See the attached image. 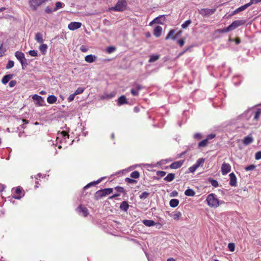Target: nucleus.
Instances as JSON below:
<instances>
[{"mask_svg":"<svg viewBox=\"0 0 261 261\" xmlns=\"http://www.w3.org/2000/svg\"><path fill=\"white\" fill-rule=\"evenodd\" d=\"M80 49L82 52H87L88 51V48L86 47L84 45H81L80 47Z\"/></svg>","mask_w":261,"mask_h":261,"instance_id":"nucleus-52","label":"nucleus"},{"mask_svg":"<svg viewBox=\"0 0 261 261\" xmlns=\"http://www.w3.org/2000/svg\"><path fill=\"white\" fill-rule=\"evenodd\" d=\"M160 56L159 55H152L150 56V59L149 60V63H152V62H154L159 59Z\"/></svg>","mask_w":261,"mask_h":261,"instance_id":"nucleus-30","label":"nucleus"},{"mask_svg":"<svg viewBox=\"0 0 261 261\" xmlns=\"http://www.w3.org/2000/svg\"><path fill=\"white\" fill-rule=\"evenodd\" d=\"M181 213L180 212H176L173 215V218L175 220H178L181 218Z\"/></svg>","mask_w":261,"mask_h":261,"instance_id":"nucleus-37","label":"nucleus"},{"mask_svg":"<svg viewBox=\"0 0 261 261\" xmlns=\"http://www.w3.org/2000/svg\"><path fill=\"white\" fill-rule=\"evenodd\" d=\"M61 135L63 137H66V136H67L68 138L69 136L68 133L66 131H62L61 132Z\"/></svg>","mask_w":261,"mask_h":261,"instance_id":"nucleus-57","label":"nucleus"},{"mask_svg":"<svg viewBox=\"0 0 261 261\" xmlns=\"http://www.w3.org/2000/svg\"><path fill=\"white\" fill-rule=\"evenodd\" d=\"M35 39L37 42L42 43L44 41L42 34L41 33H36L35 34Z\"/></svg>","mask_w":261,"mask_h":261,"instance_id":"nucleus-20","label":"nucleus"},{"mask_svg":"<svg viewBox=\"0 0 261 261\" xmlns=\"http://www.w3.org/2000/svg\"><path fill=\"white\" fill-rule=\"evenodd\" d=\"M130 92H131L132 94L133 95H139V92H138L137 90H135V89H132Z\"/></svg>","mask_w":261,"mask_h":261,"instance_id":"nucleus-60","label":"nucleus"},{"mask_svg":"<svg viewBox=\"0 0 261 261\" xmlns=\"http://www.w3.org/2000/svg\"><path fill=\"white\" fill-rule=\"evenodd\" d=\"M102 179V178H101L98 179V180H96V181L91 182L90 183H89L88 185H86L84 187V189L88 188L90 187L91 186H93V185H95L96 184H98L99 182L101 181Z\"/></svg>","mask_w":261,"mask_h":261,"instance_id":"nucleus-29","label":"nucleus"},{"mask_svg":"<svg viewBox=\"0 0 261 261\" xmlns=\"http://www.w3.org/2000/svg\"><path fill=\"white\" fill-rule=\"evenodd\" d=\"M12 197L15 199H20L24 195V191L22 187H17L12 188Z\"/></svg>","mask_w":261,"mask_h":261,"instance_id":"nucleus-3","label":"nucleus"},{"mask_svg":"<svg viewBox=\"0 0 261 261\" xmlns=\"http://www.w3.org/2000/svg\"><path fill=\"white\" fill-rule=\"evenodd\" d=\"M256 168V166L254 165H251L245 167V171H253Z\"/></svg>","mask_w":261,"mask_h":261,"instance_id":"nucleus-45","label":"nucleus"},{"mask_svg":"<svg viewBox=\"0 0 261 261\" xmlns=\"http://www.w3.org/2000/svg\"><path fill=\"white\" fill-rule=\"evenodd\" d=\"M136 89L138 91V92H139V91H140L141 90V89H142V87L141 86V85H139V84H136Z\"/></svg>","mask_w":261,"mask_h":261,"instance_id":"nucleus-64","label":"nucleus"},{"mask_svg":"<svg viewBox=\"0 0 261 261\" xmlns=\"http://www.w3.org/2000/svg\"><path fill=\"white\" fill-rule=\"evenodd\" d=\"M216 10V9L203 8L201 9L200 13L204 15H212L215 13Z\"/></svg>","mask_w":261,"mask_h":261,"instance_id":"nucleus-13","label":"nucleus"},{"mask_svg":"<svg viewBox=\"0 0 261 261\" xmlns=\"http://www.w3.org/2000/svg\"><path fill=\"white\" fill-rule=\"evenodd\" d=\"M16 84V82L15 81H11L9 83V86L10 87H14Z\"/></svg>","mask_w":261,"mask_h":261,"instance_id":"nucleus-63","label":"nucleus"},{"mask_svg":"<svg viewBox=\"0 0 261 261\" xmlns=\"http://www.w3.org/2000/svg\"><path fill=\"white\" fill-rule=\"evenodd\" d=\"M127 6L126 0H118L115 7L109 9L111 11H123Z\"/></svg>","mask_w":261,"mask_h":261,"instance_id":"nucleus-2","label":"nucleus"},{"mask_svg":"<svg viewBox=\"0 0 261 261\" xmlns=\"http://www.w3.org/2000/svg\"><path fill=\"white\" fill-rule=\"evenodd\" d=\"M130 175L132 178H138L139 177L140 174L138 171H135L132 172Z\"/></svg>","mask_w":261,"mask_h":261,"instance_id":"nucleus-36","label":"nucleus"},{"mask_svg":"<svg viewBox=\"0 0 261 261\" xmlns=\"http://www.w3.org/2000/svg\"><path fill=\"white\" fill-rule=\"evenodd\" d=\"M175 178V175L173 173H169L166 177L164 178V180L167 181H171Z\"/></svg>","mask_w":261,"mask_h":261,"instance_id":"nucleus-26","label":"nucleus"},{"mask_svg":"<svg viewBox=\"0 0 261 261\" xmlns=\"http://www.w3.org/2000/svg\"><path fill=\"white\" fill-rule=\"evenodd\" d=\"M191 23V20H186L184 23L181 24V27L182 28H186L188 27L189 26L190 24Z\"/></svg>","mask_w":261,"mask_h":261,"instance_id":"nucleus-42","label":"nucleus"},{"mask_svg":"<svg viewBox=\"0 0 261 261\" xmlns=\"http://www.w3.org/2000/svg\"><path fill=\"white\" fill-rule=\"evenodd\" d=\"M175 30H171L170 32L168 33V35L165 38L166 40H168L169 39H172L173 40L176 39V37L175 36Z\"/></svg>","mask_w":261,"mask_h":261,"instance_id":"nucleus-22","label":"nucleus"},{"mask_svg":"<svg viewBox=\"0 0 261 261\" xmlns=\"http://www.w3.org/2000/svg\"><path fill=\"white\" fill-rule=\"evenodd\" d=\"M206 201L208 205L211 207H218L220 205V201L215 194L212 193L206 197Z\"/></svg>","mask_w":261,"mask_h":261,"instance_id":"nucleus-1","label":"nucleus"},{"mask_svg":"<svg viewBox=\"0 0 261 261\" xmlns=\"http://www.w3.org/2000/svg\"><path fill=\"white\" fill-rule=\"evenodd\" d=\"M47 48V45L45 44H42V43L39 46V49L43 55L46 54Z\"/></svg>","mask_w":261,"mask_h":261,"instance_id":"nucleus-28","label":"nucleus"},{"mask_svg":"<svg viewBox=\"0 0 261 261\" xmlns=\"http://www.w3.org/2000/svg\"><path fill=\"white\" fill-rule=\"evenodd\" d=\"M255 159L260 160L261 159V151H258L255 154Z\"/></svg>","mask_w":261,"mask_h":261,"instance_id":"nucleus-56","label":"nucleus"},{"mask_svg":"<svg viewBox=\"0 0 261 261\" xmlns=\"http://www.w3.org/2000/svg\"><path fill=\"white\" fill-rule=\"evenodd\" d=\"M115 189L118 193H124V194L126 193L124 188H123L122 187H116L115 188Z\"/></svg>","mask_w":261,"mask_h":261,"instance_id":"nucleus-44","label":"nucleus"},{"mask_svg":"<svg viewBox=\"0 0 261 261\" xmlns=\"http://www.w3.org/2000/svg\"><path fill=\"white\" fill-rule=\"evenodd\" d=\"M57 101V97L55 96L54 95H49L47 98V101L49 104H53L56 102Z\"/></svg>","mask_w":261,"mask_h":261,"instance_id":"nucleus-23","label":"nucleus"},{"mask_svg":"<svg viewBox=\"0 0 261 261\" xmlns=\"http://www.w3.org/2000/svg\"><path fill=\"white\" fill-rule=\"evenodd\" d=\"M128 103V101L127 100L126 97L125 95H122L118 99V105H122L124 104Z\"/></svg>","mask_w":261,"mask_h":261,"instance_id":"nucleus-18","label":"nucleus"},{"mask_svg":"<svg viewBox=\"0 0 261 261\" xmlns=\"http://www.w3.org/2000/svg\"><path fill=\"white\" fill-rule=\"evenodd\" d=\"M184 163V160H179L177 162H173L169 166L171 169H178L180 168V167L183 165Z\"/></svg>","mask_w":261,"mask_h":261,"instance_id":"nucleus-14","label":"nucleus"},{"mask_svg":"<svg viewBox=\"0 0 261 261\" xmlns=\"http://www.w3.org/2000/svg\"><path fill=\"white\" fill-rule=\"evenodd\" d=\"M113 189L112 188H105L102 190H99L95 193V198L96 199H98L99 198L102 197L107 196V195L113 193Z\"/></svg>","mask_w":261,"mask_h":261,"instance_id":"nucleus-4","label":"nucleus"},{"mask_svg":"<svg viewBox=\"0 0 261 261\" xmlns=\"http://www.w3.org/2000/svg\"><path fill=\"white\" fill-rule=\"evenodd\" d=\"M56 7L54 8V11H57L58 9L61 8L63 7V6H64V4H62V2H57L56 3Z\"/></svg>","mask_w":261,"mask_h":261,"instance_id":"nucleus-34","label":"nucleus"},{"mask_svg":"<svg viewBox=\"0 0 261 261\" xmlns=\"http://www.w3.org/2000/svg\"><path fill=\"white\" fill-rule=\"evenodd\" d=\"M208 141L207 139V138L206 139H204L203 140H202L201 141L199 142L198 144V147H204L206 146V145L208 144Z\"/></svg>","mask_w":261,"mask_h":261,"instance_id":"nucleus-31","label":"nucleus"},{"mask_svg":"<svg viewBox=\"0 0 261 261\" xmlns=\"http://www.w3.org/2000/svg\"><path fill=\"white\" fill-rule=\"evenodd\" d=\"M76 211L79 213H82V215L84 217L87 216L89 214L87 208L82 205H80L77 206Z\"/></svg>","mask_w":261,"mask_h":261,"instance_id":"nucleus-10","label":"nucleus"},{"mask_svg":"<svg viewBox=\"0 0 261 261\" xmlns=\"http://www.w3.org/2000/svg\"><path fill=\"white\" fill-rule=\"evenodd\" d=\"M45 11L46 13L50 14V13H52L53 11L51 10V9L49 8V7H47L45 9Z\"/></svg>","mask_w":261,"mask_h":261,"instance_id":"nucleus-61","label":"nucleus"},{"mask_svg":"<svg viewBox=\"0 0 261 261\" xmlns=\"http://www.w3.org/2000/svg\"><path fill=\"white\" fill-rule=\"evenodd\" d=\"M166 172L165 171H157L156 175L160 176L161 177H163V176H164L166 175Z\"/></svg>","mask_w":261,"mask_h":261,"instance_id":"nucleus-54","label":"nucleus"},{"mask_svg":"<svg viewBox=\"0 0 261 261\" xmlns=\"http://www.w3.org/2000/svg\"><path fill=\"white\" fill-rule=\"evenodd\" d=\"M32 98L34 100L37 101L36 105L38 106H42V103H43L44 101L41 96H40L39 95L35 94Z\"/></svg>","mask_w":261,"mask_h":261,"instance_id":"nucleus-15","label":"nucleus"},{"mask_svg":"<svg viewBox=\"0 0 261 261\" xmlns=\"http://www.w3.org/2000/svg\"><path fill=\"white\" fill-rule=\"evenodd\" d=\"M13 76V74H8L3 76L2 80V83L3 84H7L9 81L12 79Z\"/></svg>","mask_w":261,"mask_h":261,"instance_id":"nucleus-25","label":"nucleus"},{"mask_svg":"<svg viewBox=\"0 0 261 261\" xmlns=\"http://www.w3.org/2000/svg\"><path fill=\"white\" fill-rule=\"evenodd\" d=\"M155 18H157V20L155 21V23L163 24V21H161V19L163 21H165L166 20V17L165 16H164V15H161L160 16L155 17Z\"/></svg>","mask_w":261,"mask_h":261,"instance_id":"nucleus-33","label":"nucleus"},{"mask_svg":"<svg viewBox=\"0 0 261 261\" xmlns=\"http://www.w3.org/2000/svg\"><path fill=\"white\" fill-rule=\"evenodd\" d=\"M216 135L215 134H210L207 136L206 138L207 140H210V139H213L215 137Z\"/></svg>","mask_w":261,"mask_h":261,"instance_id":"nucleus-62","label":"nucleus"},{"mask_svg":"<svg viewBox=\"0 0 261 261\" xmlns=\"http://www.w3.org/2000/svg\"><path fill=\"white\" fill-rule=\"evenodd\" d=\"M209 181L213 187L215 188L218 187L219 184L217 180H215V179H210Z\"/></svg>","mask_w":261,"mask_h":261,"instance_id":"nucleus-38","label":"nucleus"},{"mask_svg":"<svg viewBox=\"0 0 261 261\" xmlns=\"http://www.w3.org/2000/svg\"><path fill=\"white\" fill-rule=\"evenodd\" d=\"M246 23L245 20H237L233 21L232 23L229 24V29L230 31L233 30L235 29V28L241 26V25H243Z\"/></svg>","mask_w":261,"mask_h":261,"instance_id":"nucleus-7","label":"nucleus"},{"mask_svg":"<svg viewBox=\"0 0 261 261\" xmlns=\"http://www.w3.org/2000/svg\"><path fill=\"white\" fill-rule=\"evenodd\" d=\"M82 24V23L79 22V21H72L68 24V28L70 30H75L80 28Z\"/></svg>","mask_w":261,"mask_h":261,"instance_id":"nucleus-11","label":"nucleus"},{"mask_svg":"<svg viewBox=\"0 0 261 261\" xmlns=\"http://www.w3.org/2000/svg\"><path fill=\"white\" fill-rule=\"evenodd\" d=\"M249 3H248L247 4H246L243 6H241L239 8H238L237 9H236L232 13V14H238L239 12H241V11H244V10H245V9L249 7Z\"/></svg>","mask_w":261,"mask_h":261,"instance_id":"nucleus-17","label":"nucleus"},{"mask_svg":"<svg viewBox=\"0 0 261 261\" xmlns=\"http://www.w3.org/2000/svg\"><path fill=\"white\" fill-rule=\"evenodd\" d=\"M75 93H73L72 94H70L68 98H67V100L69 102H71V101H72L73 100V99H74L75 98Z\"/></svg>","mask_w":261,"mask_h":261,"instance_id":"nucleus-53","label":"nucleus"},{"mask_svg":"<svg viewBox=\"0 0 261 261\" xmlns=\"http://www.w3.org/2000/svg\"><path fill=\"white\" fill-rule=\"evenodd\" d=\"M197 166H196V163L191 166L189 168V171L190 172H194V171H195L196 169H197Z\"/></svg>","mask_w":261,"mask_h":261,"instance_id":"nucleus-51","label":"nucleus"},{"mask_svg":"<svg viewBox=\"0 0 261 261\" xmlns=\"http://www.w3.org/2000/svg\"><path fill=\"white\" fill-rule=\"evenodd\" d=\"M84 91V88L82 87H79L78 88L76 91H74L75 95H78L80 94H82Z\"/></svg>","mask_w":261,"mask_h":261,"instance_id":"nucleus-43","label":"nucleus"},{"mask_svg":"<svg viewBox=\"0 0 261 261\" xmlns=\"http://www.w3.org/2000/svg\"><path fill=\"white\" fill-rule=\"evenodd\" d=\"M15 55L17 59L19 60L21 65L23 67L27 61L25 58L24 54L23 53V52L16 51H15Z\"/></svg>","mask_w":261,"mask_h":261,"instance_id":"nucleus-6","label":"nucleus"},{"mask_svg":"<svg viewBox=\"0 0 261 261\" xmlns=\"http://www.w3.org/2000/svg\"><path fill=\"white\" fill-rule=\"evenodd\" d=\"M185 42V39L182 38L178 41V44L180 45V46H182L184 45V43Z\"/></svg>","mask_w":261,"mask_h":261,"instance_id":"nucleus-58","label":"nucleus"},{"mask_svg":"<svg viewBox=\"0 0 261 261\" xmlns=\"http://www.w3.org/2000/svg\"><path fill=\"white\" fill-rule=\"evenodd\" d=\"M116 92H112L111 94L106 95V98H113L116 95Z\"/></svg>","mask_w":261,"mask_h":261,"instance_id":"nucleus-59","label":"nucleus"},{"mask_svg":"<svg viewBox=\"0 0 261 261\" xmlns=\"http://www.w3.org/2000/svg\"><path fill=\"white\" fill-rule=\"evenodd\" d=\"M149 193L148 192H146V191H145L144 192L142 193L140 195V198L141 199H143V198H146L148 196H149Z\"/></svg>","mask_w":261,"mask_h":261,"instance_id":"nucleus-47","label":"nucleus"},{"mask_svg":"<svg viewBox=\"0 0 261 261\" xmlns=\"http://www.w3.org/2000/svg\"><path fill=\"white\" fill-rule=\"evenodd\" d=\"M185 194L187 196H194L195 192L192 189H188L185 191Z\"/></svg>","mask_w":261,"mask_h":261,"instance_id":"nucleus-32","label":"nucleus"},{"mask_svg":"<svg viewBox=\"0 0 261 261\" xmlns=\"http://www.w3.org/2000/svg\"><path fill=\"white\" fill-rule=\"evenodd\" d=\"M253 138L251 136L248 135L243 140V143L245 145H248L252 143Z\"/></svg>","mask_w":261,"mask_h":261,"instance_id":"nucleus-19","label":"nucleus"},{"mask_svg":"<svg viewBox=\"0 0 261 261\" xmlns=\"http://www.w3.org/2000/svg\"><path fill=\"white\" fill-rule=\"evenodd\" d=\"M228 248L229 249V251L231 252L234 251L235 250V245L234 243H229L228 245Z\"/></svg>","mask_w":261,"mask_h":261,"instance_id":"nucleus-46","label":"nucleus"},{"mask_svg":"<svg viewBox=\"0 0 261 261\" xmlns=\"http://www.w3.org/2000/svg\"><path fill=\"white\" fill-rule=\"evenodd\" d=\"M162 31H163L162 27L161 26L158 25L155 27V28L153 30V34L155 37H159L161 36Z\"/></svg>","mask_w":261,"mask_h":261,"instance_id":"nucleus-16","label":"nucleus"},{"mask_svg":"<svg viewBox=\"0 0 261 261\" xmlns=\"http://www.w3.org/2000/svg\"><path fill=\"white\" fill-rule=\"evenodd\" d=\"M260 114L261 110L258 109L257 111H256L253 119L255 120H257L258 117L260 116Z\"/></svg>","mask_w":261,"mask_h":261,"instance_id":"nucleus-41","label":"nucleus"},{"mask_svg":"<svg viewBox=\"0 0 261 261\" xmlns=\"http://www.w3.org/2000/svg\"><path fill=\"white\" fill-rule=\"evenodd\" d=\"M96 58V57L94 56V55H88L85 57V61H86L88 63H93Z\"/></svg>","mask_w":261,"mask_h":261,"instance_id":"nucleus-21","label":"nucleus"},{"mask_svg":"<svg viewBox=\"0 0 261 261\" xmlns=\"http://www.w3.org/2000/svg\"><path fill=\"white\" fill-rule=\"evenodd\" d=\"M47 1L48 0H31L29 1V4L32 10L36 11L39 6H41L43 3Z\"/></svg>","mask_w":261,"mask_h":261,"instance_id":"nucleus-5","label":"nucleus"},{"mask_svg":"<svg viewBox=\"0 0 261 261\" xmlns=\"http://www.w3.org/2000/svg\"><path fill=\"white\" fill-rule=\"evenodd\" d=\"M204 163V160L203 158L199 159L197 160L196 162V165L197 168H198L199 166H201L203 165Z\"/></svg>","mask_w":261,"mask_h":261,"instance_id":"nucleus-35","label":"nucleus"},{"mask_svg":"<svg viewBox=\"0 0 261 261\" xmlns=\"http://www.w3.org/2000/svg\"><path fill=\"white\" fill-rule=\"evenodd\" d=\"M14 61L12 60H10L8 61L7 66H6V68L7 69H11V68L13 67L14 66Z\"/></svg>","mask_w":261,"mask_h":261,"instance_id":"nucleus-40","label":"nucleus"},{"mask_svg":"<svg viewBox=\"0 0 261 261\" xmlns=\"http://www.w3.org/2000/svg\"><path fill=\"white\" fill-rule=\"evenodd\" d=\"M116 48L114 47V46H109L107 48V51L108 54H112V52H114L116 50Z\"/></svg>","mask_w":261,"mask_h":261,"instance_id":"nucleus-39","label":"nucleus"},{"mask_svg":"<svg viewBox=\"0 0 261 261\" xmlns=\"http://www.w3.org/2000/svg\"><path fill=\"white\" fill-rule=\"evenodd\" d=\"M179 204V200L176 199H172L170 201V206L173 207L178 206Z\"/></svg>","mask_w":261,"mask_h":261,"instance_id":"nucleus-27","label":"nucleus"},{"mask_svg":"<svg viewBox=\"0 0 261 261\" xmlns=\"http://www.w3.org/2000/svg\"><path fill=\"white\" fill-rule=\"evenodd\" d=\"M129 204L126 201H123L120 204V208L121 210H123L124 212H127V210L129 208Z\"/></svg>","mask_w":261,"mask_h":261,"instance_id":"nucleus-24","label":"nucleus"},{"mask_svg":"<svg viewBox=\"0 0 261 261\" xmlns=\"http://www.w3.org/2000/svg\"><path fill=\"white\" fill-rule=\"evenodd\" d=\"M29 54L31 55V57H37L38 55L37 51L34 50L29 51Z\"/></svg>","mask_w":261,"mask_h":261,"instance_id":"nucleus-49","label":"nucleus"},{"mask_svg":"<svg viewBox=\"0 0 261 261\" xmlns=\"http://www.w3.org/2000/svg\"><path fill=\"white\" fill-rule=\"evenodd\" d=\"M142 222L143 224L147 226V227H151V226L156 225L158 228H161L162 226L161 224L159 223V222H158L157 224H155L154 221L149 220V219H144Z\"/></svg>","mask_w":261,"mask_h":261,"instance_id":"nucleus-8","label":"nucleus"},{"mask_svg":"<svg viewBox=\"0 0 261 261\" xmlns=\"http://www.w3.org/2000/svg\"><path fill=\"white\" fill-rule=\"evenodd\" d=\"M230 31L229 25L226 28H224V29H220V30H218V31L220 33H222L228 32V31Z\"/></svg>","mask_w":261,"mask_h":261,"instance_id":"nucleus-50","label":"nucleus"},{"mask_svg":"<svg viewBox=\"0 0 261 261\" xmlns=\"http://www.w3.org/2000/svg\"><path fill=\"white\" fill-rule=\"evenodd\" d=\"M229 184L232 187H236L237 185V177L233 172L229 174Z\"/></svg>","mask_w":261,"mask_h":261,"instance_id":"nucleus-12","label":"nucleus"},{"mask_svg":"<svg viewBox=\"0 0 261 261\" xmlns=\"http://www.w3.org/2000/svg\"><path fill=\"white\" fill-rule=\"evenodd\" d=\"M261 2V0H250L249 2V6H251L253 4H256Z\"/></svg>","mask_w":261,"mask_h":261,"instance_id":"nucleus-55","label":"nucleus"},{"mask_svg":"<svg viewBox=\"0 0 261 261\" xmlns=\"http://www.w3.org/2000/svg\"><path fill=\"white\" fill-rule=\"evenodd\" d=\"M231 170V166L229 163H224L222 165L221 172L222 175H226Z\"/></svg>","mask_w":261,"mask_h":261,"instance_id":"nucleus-9","label":"nucleus"},{"mask_svg":"<svg viewBox=\"0 0 261 261\" xmlns=\"http://www.w3.org/2000/svg\"><path fill=\"white\" fill-rule=\"evenodd\" d=\"M125 180L128 182V184H136L137 182V180H134V179H132L129 177H126L125 179Z\"/></svg>","mask_w":261,"mask_h":261,"instance_id":"nucleus-48","label":"nucleus"}]
</instances>
